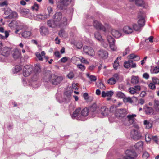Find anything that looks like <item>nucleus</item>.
<instances>
[{
    "label": "nucleus",
    "instance_id": "obj_24",
    "mask_svg": "<svg viewBox=\"0 0 159 159\" xmlns=\"http://www.w3.org/2000/svg\"><path fill=\"white\" fill-rule=\"evenodd\" d=\"M153 107L155 112L157 113L159 112V101L157 100L154 101Z\"/></svg>",
    "mask_w": 159,
    "mask_h": 159
},
{
    "label": "nucleus",
    "instance_id": "obj_12",
    "mask_svg": "<svg viewBox=\"0 0 159 159\" xmlns=\"http://www.w3.org/2000/svg\"><path fill=\"white\" fill-rule=\"evenodd\" d=\"M124 66L125 68H129V67L135 68L136 67V64L133 63V61L131 60H129L127 61L124 62Z\"/></svg>",
    "mask_w": 159,
    "mask_h": 159
},
{
    "label": "nucleus",
    "instance_id": "obj_41",
    "mask_svg": "<svg viewBox=\"0 0 159 159\" xmlns=\"http://www.w3.org/2000/svg\"><path fill=\"white\" fill-rule=\"evenodd\" d=\"M74 44L76 47L78 49L81 48L83 46V44L81 42H78L75 43Z\"/></svg>",
    "mask_w": 159,
    "mask_h": 159
},
{
    "label": "nucleus",
    "instance_id": "obj_6",
    "mask_svg": "<svg viewBox=\"0 0 159 159\" xmlns=\"http://www.w3.org/2000/svg\"><path fill=\"white\" fill-rule=\"evenodd\" d=\"M127 114V111L125 109L119 108L116 110L115 115L117 117L122 118L125 117Z\"/></svg>",
    "mask_w": 159,
    "mask_h": 159
},
{
    "label": "nucleus",
    "instance_id": "obj_27",
    "mask_svg": "<svg viewBox=\"0 0 159 159\" xmlns=\"http://www.w3.org/2000/svg\"><path fill=\"white\" fill-rule=\"evenodd\" d=\"M95 38L98 41L100 42H103V39L102 38L100 33L98 32H95L94 33Z\"/></svg>",
    "mask_w": 159,
    "mask_h": 159
},
{
    "label": "nucleus",
    "instance_id": "obj_15",
    "mask_svg": "<svg viewBox=\"0 0 159 159\" xmlns=\"http://www.w3.org/2000/svg\"><path fill=\"white\" fill-rule=\"evenodd\" d=\"M41 71V67L40 65L39 64H37L35 65L34 68V72H35V75L33 77V80H35L37 76V73Z\"/></svg>",
    "mask_w": 159,
    "mask_h": 159
},
{
    "label": "nucleus",
    "instance_id": "obj_5",
    "mask_svg": "<svg viewBox=\"0 0 159 159\" xmlns=\"http://www.w3.org/2000/svg\"><path fill=\"white\" fill-rule=\"evenodd\" d=\"M125 156L123 159H136L137 154L134 150H127L125 152Z\"/></svg>",
    "mask_w": 159,
    "mask_h": 159
},
{
    "label": "nucleus",
    "instance_id": "obj_62",
    "mask_svg": "<svg viewBox=\"0 0 159 159\" xmlns=\"http://www.w3.org/2000/svg\"><path fill=\"white\" fill-rule=\"evenodd\" d=\"M54 54L55 56L58 58H60L61 57V55L60 54L59 52L58 51L55 52Z\"/></svg>",
    "mask_w": 159,
    "mask_h": 159
},
{
    "label": "nucleus",
    "instance_id": "obj_37",
    "mask_svg": "<svg viewBox=\"0 0 159 159\" xmlns=\"http://www.w3.org/2000/svg\"><path fill=\"white\" fill-rule=\"evenodd\" d=\"M72 93L71 92L69 91H67L65 93V98L66 100H69L70 99L71 95Z\"/></svg>",
    "mask_w": 159,
    "mask_h": 159
},
{
    "label": "nucleus",
    "instance_id": "obj_11",
    "mask_svg": "<svg viewBox=\"0 0 159 159\" xmlns=\"http://www.w3.org/2000/svg\"><path fill=\"white\" fill-rule=\"evenodd\" d=\"M141 90V87L139 85H136L133 87H131L129 89V93L132 94L139 93Z\"/></svg>",
    "mask_w": 159,
    "mask_h": 159
},
{
    "label": "nucleus",
    "instance_id": "obj_31",
    "mask_svg": "<svg viewBox=\"0 0 159 159\" xmlns=\"http://www.w3.org/2000/svg\"><path fill=\"white\" fill-rule=\"evenodd\" d=\"M134 29L136 31H140L141 30V28L142 27L136 24H133L132 25Z\"/></svg>",
    "mask_w": 159,
    "mask_h": 159
},
{
    "label": "nucleus",
    "instance_id": "obj_18",
    "mask_svg": "<svg viewBox=\"0 0 159 159\" xmlns=\"http://www.w3.org/2000/svg\"><path fill=\"white\" fill-rule=\"evenodd\" d=\"M98 55L101 58H106L108 57V53L105 50H100L98 52Z\"/></svg>",
    "mask_w": 159,
    "mask_h": 159
},
{
    "label": "nucleus",
    "instance_id": "obj_39",
    "mask_svg": "<svg viewBox=\"0 0 159 159\" xmlns=\"http://www.w3.org/2000/svg\"><path fill=\"white\" fill-rule=\"evenodd\" d=\"M96 85L98 88H100L101 89H105V87L104 84L101 82L99 83H97Z\"/></svg>",
    "mask_w": 159,
    "mask_h": 159
},
{
    "label": "nucleus",
    "instance_id": "obj_30",
    "mask_svg": "<svg viewBox=\"0 0 159 159\" xmlns=\"http://www.w3.org/2000/svg\"><path fill=\"white\" fill-rule=\"evenodd\" d=\"M131 83L133 84H135L139 82L138 78L137 77L133 76L132 77L131 81Z\"/></svg>",
    "mask_w": 159,
    "mask_h": 159
},
{
    "label": "nucleus",
    "instance_id": "obj_1",
    "mask_svg": "<svg viewBox=\"0 0 159 159\" xmlns=\"http://www.w3.org/2000/svg\"><path fill=\"white\" fill-rule=\"evenodd\" d=\"M81 109L78 108L73 113L72 116V117L73 119L76 118L77 119L80 120H83V117H85L88 115L89 112V109L87 108H85L83 109L81 111L80 115L79 113Z\"/></svg>",
    "mask_w": 159,
    "mask_h": 159
},
{
    "label": "nucleus",
    "instance_id": "obj_56",
    "mask_svg": "<svg viewBox=\"0 0 159 159\" xmlns=\"http://www.w3.org/2000/svg\"><path fill=\"white\" fill-rule=\"evenodd\" d=\"M113 94V92L111 91H108L107 92V96L111 97Z\"/></svg>",
    "mask_w": 159,
    "mask_h": 159
},
{
    "label": "nucleus",
    "instance_id": "obj_63",
    "mask_svg": "<svg viewBox=\"0 0 159 159\" xmlns=\"http://www.w3.org/2000/svg\"><path fill=\"white\" fill-rule=\"evenodd\" d=\"M78 85V83L75 84L73 83L72 84V88L75 89L77 90L78 89V88L77 87V85Z\"/></svg>",
    "mask_w": 159,
    "mask_h": 159
},
{
    "label": "nucleus",
    "instance_id": "obj_48",
    "mask_svg": "<svg viewBox=\"0 0 159 159\" xmlns=\"http://www.w3.org/2000/svg\"><path fill=\"white\" fill-rule=\"evenodd\" d=\"M152 73H157L159 72V67L156 66L154 67L152 70V72H151Z\"/></svg>",
    "mask_w": 159,
    "mask_h": 159
},
{
    "label": "nucleus",
    "instance_id": "obj_29",
    "mask_svg": "<svg viewBox=\"0 0 159 159\" xmlns=\"http://www.w3.org/2000/svg\"><path fill=\"white\" fill-rule=\"evenodd\" d=\"M128 58L130 59H134V58H135V61H138L140 60L139 57L136 55H135L134 54H131L129 55L128 57Z\"/></svg>",
    "mask_w": 159,
    "mask_h": 159
},
{
    "label": "nucleus",
    "instance_id": "obj_21",
    "mask_svg": "<svg viewBox=\"0 0 159 159\" xmlns=\"http://www.w3.org/2000/svg\"><path fill=\"white\" fill-rule=\"evenodd\" d=\"M123 31L126 34H129L133 32V29L129 26H125L123 28Z\"/></svg>",
    "mask_w": 159,
    "mask_h": 159
},
{
    "label": "nucleus",
    "instance_id": "obj_57",
    "mask_svg": "<svg viewBox=\"0 0 159 159\" xmlns=\"http://www.w3.org/2000/svg\"><path fill=\"white\" fill-rule=\"evenodd\" d=\"M125 100V101L127 102H132V99L130 97H125V98H124Z\"/></svg>",
    "mask_w": 159,
    "mask_h": 159
},
{
    "label": "nucleus",
    "instance_id": "obj_40",
    "mask_svg": "<svg viewBox=\"0 0 159 159\" xmlns=\"http://www.w3.org/2000/svg\"><path fill=\"white\" fill-rule=\"evenodd\" d=\"M117 96L120 98H125V95L121 92H118L116 93Z\"/></svg>",
    "mask_w": 159,
    "mask_h": 159
},
{
    "label": "nucleus",
    "instance_id": "obj_59",
    "mask_svg": "<svg viewBox=\"0 0 159 159\" xmlns=\"http://www.w3.org/2000/svg\"><path fill=\"white\" fill-rule=\"evenodd\" d=\"M129 49L128 48H127L123 53V56H125L128 54L129 52Z\"/></svg>",
    "mask_w": 159,
    "mask_h": 159
},
{
    "label": "nucleus",
    "instance_id": "obj_26",
    "mask_svg": "<svg viewBox=\"0 0 159 159\" xmlns=\"http://www.w3.org/2000/svg\"><path fill=\"white\" fill-rule=\"evenodd\" d=\"M40 31L42 35H45L48 33V30L47 28L43 27H41L40 29Z\"/></svg>",
    "mask_w": 159,
    "mask_h": 159
},
{
    "label": "nucleus",
    "instance_id": "obj_9",
    "mask_svg": "<svg viewBox=\"0 0 159 159\" xmlns=\"http://www.w3.org/2000/svg\"><path fill=\"white\" fill-rule=\"evenodd\" d=\"M33 66L31 65H26L23 69V75L24 76H29L33 71Z\"/></svg>",
    "mask_w": 159,
    "mask_h": 159
},
{
    "label": "nucleus",
    "instance_id": "obj_35",
    "mask_svg": "<svg viewBox=\"0 0 159 159\" xmlns=\"http://www.w3.org/2000/svg\"><path fill=\"white\" fill-rule=\"evenodd\" d=\"M86 75L91 81H95L96 80V77L95 76L90 75L89 73L86 74Z\"/></svg>",
    "mask_w": 159,
    "mask_h": 159
},
{
    "label": "nucleus",
    "instance_id": "obj_23",
    "mask_svg": "<svg viewBox=\"0 0 159 159\" xmlns=\"http://www.w3.org/2000/svg\"><path fill=\"white\" fill-rule=\"evenodd\" d=\"M145 111L147 114L152 115L155 114L154 109L151 107H147L145 108Z\"/></svg>",
    "mask_w": 159,
    "mask_h": 159
},
{
    "label": "nucleus",
    "instance_id": "obj_61",
    "mask_svg": "<svg viewBox=\"0 0 159 159\" xmlns=\"http://www.w3.org/2000/svg\"><path fill=\"white\" fill-rule=\"evenodd\" d=\"M68 60V58L66 57H62L61 59V61L63 63L66 62Z\"/></svg>",
    "mask_w": 159,
    "mask_h": 159
},
{
    "label": "nucleus",
    "instance_id": "obj_51",
    "mask_svg": "<svg viewBox=\"0 0 159 159\" xmlns=\"http://www.w3.org/2000/svg\"><path fill=\"white\" fill-rule=\"evenodd\" d=\"M149 87L151 89H155L156 86L155 84L152 83H150L148 85Z\"/></svg>",
    "mask_w": 159,
    "mask_h": 159
},
{
    "label": "nucleus",
    "instance_id": "obj_16",
    "mask_svg": "<svg viewBox=\"0 0 159 159\" xmlns=\"http://www.w3.org/2000/svg\"><path fill=\"white\" fill-rule=\"evenodd\" d=\"M47 24L49 27L52 28H54L57 26H61L60 25V24L58 23L54 20H52L48 21Z\"/></svg>",
    "mask_w": 159,
    "mask_h": 159
},
{
    "label": "nucleus",
    "instance_id": "obj_13",
    "mask_svg": "<svg viewBox=\"0 0 159 159\" xmlns=\"http://www.w3.org/2000/svg\"><path fill=\"white\" fill-rule=\"evenodd\" d=\"M109 112V110L108 108L105 106L102 107L100 109L99 114L101 116H105L108 115Z\"/></svg>",
    "mask_w": 159,
    "mask_h": 159
},
{
    "label": "nucleus",
    "instance_id": "obj_19",
    "mask_svg": "<svg viewBox=\"0 0 159 159\" xmlns=\"http://www.w3.org/2000/svg\"><path fill=\"white\" fill-rule=\"evenodd\" d=\"M136 116V115L134 114L128 115L127 116L128 121L131 124L134 123L136 120L135 118Z\"/></svg>",
    "mask_w": 159,
    "mask_h": 159
},
{
    "label": "nucleus",
    "instance_id": "obj_64",
    "mask_svg": "<svg viewBox=\"0 0 159 159\" xmlns=\"http://www.w3.org/2000/svg\"><path fill=\"white\" fill-rule=\"evenodd\" d=\"M143 77L146 79H148L149 78V75L147 73H144L143 75Z\"/></svg>",
    "mask_w": 159,
    "mask_h": 159
},
{
    "label": "nucleus",
    "instance_id": "obj_4",
    "mask_svg": "<svg viewBox=\"0 0 159 159\" xmlns=\"http://www.w3.org/2000/svg\"><path fill=\"white\" fill-rule=\"evenodd\" d=\"M138 23L139 25L144 26L145 24V15L144 13L142 11H140L138 15Z\"/></svg>",
    "mask_w": 159,
    "mask_h": 159
},
{
    "label": "nucleus",
    "instance_id": "obj_33",
    "mask_svg": "<svg viewBox=\"0 0 159 159\" xmlns=\"http://www.w3.org/2000/svg\"><path fill=\"white\" fill-rule=\"evenodd\" d=\"M130 1H133L134 0H129ZM136 4L139 6H142L144 5V0H135Z\"/></svg>",
    "mask_w": 159,
    "mask_h": 159
},
{
    "label": "nucleus",
    "instance_id": "obj_54",
    "mask_svg": "<svg viewBox=\"0 0 159 159\" xmlns=\"http://www.w3.org/2000/svg\"><path fill=\"white\" fill-rule=\"evenodd\" d=\"M112 78L115 79L116 81H117L119 79V75L117 74H115L113 75V77Z\"/></svg>",
    "mask_w": 159,
    "mask_h": 159
},
{
    "label": "nucleus",
    "instance_id": "obj_52",
    "mask_svg": "<svg viewBox=\"0 0 159 159\" xmlns=\"http://www.w3.org/2000/svg\"><path fill=\"white\" fill-rule=\"evenodd\" d=\"M8 2L6 1H4V2L0 3V6L1 7H3L4 6H7L8 5Z\"/></svg>",
    "mask_w": 159,
    "mask_h": 159
},
{
    "label": "nucleus",
    "instance_id": "obj_49",
    "mask_svg": "<svg viewBox=\"0 0 159 159\" xmlns=\"http://www.w3.org/2000/svg\"><path fill=\"white\" fill-rule=\"evenodd\" d=\"M81 61L83 63L86 64H88L89 63V62L84 58L83 57H80L79 58Z\"/></svg>",
    "mask_w": 159,
    "mask_h": 159
},
{
    "label": "nucleus",
    "instance_id": "obj_58",
    "mask_svg": "<svg viewBox=\"0 0 159 159\" xmlns=\"http://www.w3.org/2000/svg\"><path fill=\"white\" fill-rule=\"evenodd\" d=\"M36 17L38 19L43 20L44 19V16L41 14H39L36 16Z\"/></svg>",
    "mask_w": 159,
    "mask_h": 159
},
{
    "label": "nucleus",
    "instance_id": "obj_17",
    "mask_svg": "<svg viewBox=\"0 0 159 159\" xmlns=\"http://www.w3.org/2000/svg\"><path fill=\"white\" fill-rule=\"evenodd\" d=\"M63 79V78L62 77L55 76L54 78L52 79V82L53 85H57L61 82Z\"/></svg>",
    "mask_w": 159,
    "mask_h": 159
},
{
    "label": "nucleus",
    "instance_id": "obj_20",
    "mask_svg": "<svg viewBox=\"0 0 159 159\" xmlns=\"http://www.w3.org/2000/svg\"><path fill=\"white\" fill-rule=\"evenodd\" d=\"M12 55L14 59H17L20 57L21 53L18 49H16L13 51Z\"/></svg>",
    "mask_w": 159,
    "mask_h": 159
},
{
    "label": "nucleus",
    "instance_id": "obj_34",
    "mask_svg": "<svg viewBox=\"0 0 159 159\" xmlns=\"http://www.w3.org/2000/svg\"><path fill=\"white\" fill-rule=\"evenodd\" d=\"M8 25L9 27L12 29L18 25V23L16 21H13L10 23Z\"/></svg>",
    "mask_w": 159,
    "mask_h": 159
},
{
    "label": "nucleus",
    "instance_id": "obj_32",
    "mask_svg": "<svg viewBox=\"0 0 159 159\" xmlns=\"http://www.w3.org/2000/svg\"><path fill=\"white\" fill-rule=\"evenodd\" d=\"M144 124L147 129H149L152 126V124L147 120L144 121Z\"/></svg>",
    "mask_w": 159,
    "mask_h": 159
},
{
    "label": "nucleus",
    "instance_id": "obj_50",
    "mask_svg": "<svg viewBox=\"0 0 159 159\" xmlns=\"http://www.w3.org/2000/svg\"><path fill=\"white\" fill-rule=\"evenodd\" d=\"M152 80L154 84H158L159 83V79H158L156 77H153Z\"/></svg>",
    "mask_w": 159,
    "mask_h": 159
},
{
    "label": "nucleus",
    "instance_id": "obj_25",
    "mask_svg": "<svg viewBox=\"0 0 159 159\" xmlns=\"http://www.w3.org/2000/svg\"><path fill=\"white\" fill-rule=\"evenodd\" d=\"M143 142L142 141H140L137 143L135 145L134 147L136 149L141 150L143 149Z\"/></svg>",
    "mask_w": 159,
    "mask_h": 159
},
{
    "label": "nucleus",
    "instance_id": "obj_7",
    "mask_svg": "<svg viewBox=\"0 0 159 159\" xmlns=\"http://www.w3.org/2000/svg\"><path fill=\"white\" fill-rule=\"evenodd\" d=\"M2 47L0 49H1V55L0 57L3 56L5 57H8L10 54L11 49L10 48L5 47L2 48ZM3 60L2 59H0V61H3Z\"/></svg>",
    "mask_w": 159,
    "mask_h": 159
},
{
    "label": "nucleus",
    "instance_id": "obj_46",
    "mask_svg": "<svg viewBox=\"0 0 159 159\" xmlns=\"http://www.w3.org/2000/svg\"><path fill=\"white\" fill-rule=\"evenodd\" d=\"M119 66V63L117 62L116 60H115L114 62L113 65V66L114 69L115 70H117Z\"/></svg>",
    "mask_w": 159,
    "mask_h": 159
},
{
    "label": "nucleus",
    "instance_id": "obj_22",
    "mask_svg": "<svg viewBox=\"0 0 159 159\" xmlns=\"http://www.w3.org/2000/svg\"><path fill=\"white\" fill-rule=\"evenodd\" d=\"M112 35L115 38H119L121 35V33L119 31L113 30L111 31Z\"/></svg>",
    "mask_w": 159,
    "mask_h": 159
},
{
    "label": "nucleus",
    "instance_id": "obj_55",
    "mask_svg": "<svg viewBox=\"0 0 159 159\" xmlns=\"http://www.w3.org/2000/svg\"><path fill=\"white\" fill-rule=\"evenodd\" d=\"M149 156V154L146 152L144 153L143 155V157L145 159H147Z\"/></svg>",
    "mask_w": 159,
    "mask_h": 159
},
{
    "label": "nucleus",
    "instance_id": "obj_14",
    "mask_svg": "<svg viewBox=\"0 0 159 159\" xmlns=\"http://www.w3.org/2000/svg\"><path fill=\"white\" fill-rule=\"evenodd\" d=\"M93 26L97 30H102L104 31H105L106 29L105 27L103 26L98 21L95 20L93 21Z\"/></svg>",
    "mask_w": 159,
    "mask_h": 159
},
{
    "label": "nucleus",
    "instance_id": "obj_8",
    "mask_svg": "<svg viewBox=\"0 0 159 159\" xmlns=\"http://www.w3.org/2000/svg\"><path fill=\"white\" fill-rule=\"evenodd\" d=\"M131 137L134 140H138L141 138L142 136L139 130L133 129L131 132Z\"/></svg>",
    "mask_w": 159,
    "mask_h": 159
},
{
    "label": "nucleus",
    "instance_id": "obj_3",
    "mask_svg": "<svg viewBox=\"0 0 159 159\" xmlns=\"http://www.w3.org/2000/svg\"><path fill=\"white\" fill-rule=\"evenodd\" d=\"M71 0H59L57 2V7L60 10L66 9Z\"/></svg>",
    "mask_w": 159,
    "mask_h": 159
},
{
    "label": "nucleus",
    "instance_id": "obj_38",
    "mask_svg": "<svg viewBox=\"0 0 159 159\" xmlns=\"http://www.w3.org/2000/svg\"><path fill=\"white\" fill-rule=\"evenodd\" d=\"M59 35L60 37H66V36L67 34L64 30H61L59 33Z\"/></svg>",
    "mask_w": 159,
    "mask_h": 159
},
{
    "label": "nucleus",
    "instance_id": "obj_10",
    "mask_svg": "<svg viewBox=\"0 0 159 159\" xmlns=\"http://www.w3.org/2000/svg\"><path fill=\"white\" fill-rule=\"evenodd\" d=\"M83 51L84 53L91 56L94 55L95 54L94 51L93 49L87 46L83 47Z\"/></svg>",
    "mask_w": 159,
    "mask_h": 159
},
{
    "label": "nucleus",
    "instance_id": "obj_43",
    "mask_svg": "<svg viewBox=\"0 0 159 159\" xmlns=\"http://www.w3.org/2000/svg\"><path fill=\"white\" fill-rule=\"evenodd\" d=\"M116 81L115 79L111 77L108 80V83L111 85H113L115 84Z\"/></svg>",
    "mask_w": 159,
    "mask_h": 159
},
{
    "label": "nucleus",
    "instance_id": "obj_28",
    "mask_svg": "<svg viewBox=\"0 0 159 159\" xmlns=\"http://www.w3.org/2000/svg\"><path fill=\"white\" fill-rule=\"evenodd\" d=\"M31 33L30 31H25L22 33L21 35L23 38H27L31 35Z\"/></svg>",
    "mask_w": 159,
    "mask_h": 159
},
{
    "label": "nucleus",
    "instance_id": "obj_60",
    "mask_svg": "<svg viewBox=\"0 0 159 159\" xmlns=\"http://www.w3.org/2000/svg\"><path fill=\"white\" fill-rule=\"evenodd\" d=\"M74 76V74L73 72H70L67 75V76L70 79L72 78Z\"/></svg>",
    "mask_w": 159,
    "mask_h": 159
},
{
    "label": "nucleus",
    "instance_id": "obj_53",
    "mask_svg": "<svg viewBox=\"0 0 159 159\" xmlns=\"http://www.w3.org/2000/svg\"><path fill=\"white\" fill-rule=\"evenodd\" d=\"M22 69L21 67L20 66H16L15 67V70L16 72H18Z\"/></svg>",
    "mask_w": 159,
    "mask_h": 159
},
{
    "label": "nucleus",
    "instance_id": "obj_45",
    "mask_svg": "<svg viewBox=\"0 0 159 159\" xmlns=\"http://www.w3.org/2000/svg\"><path fill=\"white\" fill-rule=\"evenodd\" d=\"M36 56L39 60L42 61L43 60V58L42 57V55L39 52H36Z\"/></svg>",
    "mask_w": 159,
    "mask_h": 159
},
{
    "label": "nucleus",
    "instance_id": "obj_36",
    "mask_svg": "<svg viewBox=\"0 0 159 159\" xmlns=\"http://www.w3.org/2000/svg\"><path fill=\"white\" fill-rule=\"evenodd\" d=\"M107 40L109 44L115 43V40L110 35H108L107 37Z\"/></svg>",
    "mask_w": 159,
    "mask_h": 159
},
{
    "label": "nucleus",
    "instance_id": "obj_44",
    "mask_svg": "<svg viewBox=\"0 0 159 159\" xmlns=\"http://www.w3.org/2000/svg\"><path fill=\"white\" fill-rule=\"evenodd\" d=\"M152 136L148 134L145 135V140L147 142H149L152 139Z\"/></svg>",
    "mask_w": 159,
    "mask_h": 159
},
{
    "label": "nucleus",
    "instance_id": "obj_47",
    "mask_svg": "<svg viewBox=\"0 0 159 159\" xmlns=\"http://www.w3.org/2000/svg\"><path fill=\"white\" fill-rule=\"evenodd\" d=\"M114 44L115 43L109 44L111 49L113 51H115L117 49V48L115 45Z\"/></svg>",
    "mask_w": 159,
    "mask_h": 159
},
{
    "label": "nucleus",
    "instance_id": "obj_42",
    "mask_svg": "<svg viewBox=\"0 0 159 159\" xmlns=\"http://www.w3.org/2000/svg\"><path fill=\"white\" fill-rule=\"evenodd\" d=\"M77 67L81 71H83L85 69V67L82 64H78L77 65Z\"/></svg>",
    "mask_w": 159,
    "mask_h": 159
},
{
    "label": "nucleus",
    "instance_id": "obj_2",
    "mask_svg": "<svg viewBox=\"0 0 159 159\" xmlns=\"http://www.w3.org/2000/svg\"><path fill=\"white\" fill-rule=\"evenodd\" d=\"M54 20L58 23L60 24L61 26L67 24V19L65 16H63L62 13L60 12H56L53 17Z\"/></svg>",
    "mask_w": 159,
    "mask_h": 159
}]
</instances>
